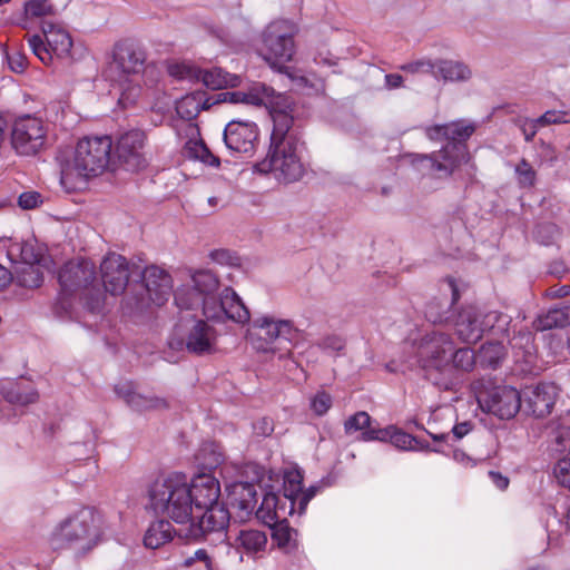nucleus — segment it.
Wrapping results in <instances>:
<instances>
[{
  "label": "nucleus",
  "instance_id": "4",
  "mask_svg": "<svg viewBox=\"0 0 570 570\" xmlns=\"http://www.w3.org/2000/svg\"><path fill=\"white\" fill-rule=\"evenodd\" d=\"M112 140L109 136L85 137L61 169L60 181L68 191L82 188L87 180L101 175L109 165Z\"/></svg>",
  "mask_w": 570,
  "mask_h": 570
},
{
  "label": "nucleus",
  "instance_id": "59",
  "mask_svg": "<svg viewBox=\"0 0 570 570\" xmlns=\"http://www.w3.org/2000/svg\"><path fill=\"white\" fill-rule=\"evenodd\" d=\"M320 345L325 350L341 351L344 346V342L337 335H330L322 338Z\"/></svg>",
  "mask_w": 570,
  "mask_h": 570
},
{
  "label": "nucleus",
  "instance_id": "56",
  "mask_svg": "<svg viewBox=\"0 0 570 570\" xmlns=\"http://www.w3.org/2000/svg\"><path fill=\"white\" fill-rule=\"evenodd\" d=\"M283 523H277L274 527L273 539L279 547L288 548L293 538V531Z\"/></svg>",
  "mask_w": 570,
  "mask_h": 570
},
{
  "label": "nucleus",
  "instance_id": "53",
  "mask_svg": "<svg viewBox=\"0 0 570 570\" xmlns=\"http://www.w3.org/2000/svg\"><path fill=\"white\" fill-rule=\"evenodd\" d=\"M40 204H42V196H41V194H39L38 191H35V190L23 191L18 197V205L22 209H27V210L35 209Z\"/></svg>",
  "mask_w": 570,
  "mask_h": 570
},
{
  "label": "nucleus",
  "instance_id": "26",
  "mask_svg": "<svg viewBox=\"0 0 570 570\" xmlns=\"http://www.w3.org/2000/svg\"><path fill=\"white\" fill-rule=\"evenodd\" d=\"M145 60V52L140 48L121 43L115 48L111 70L121 78H139Z\"/></svg>",
  "mask_w": 570,
  "mask_h": 570
},
{
  "label": "nucleus",
  "instance_id": "46",
  "mask_svg": "<svg viewBox=\"0 0 570 570\" xmlns=\"http://www.w3.org/2000/svg\"><path fill=\"white\" fill-rule=\"evenodd\" d=\"M8 402L11 404H17L21 406H26L28 404H32L37 402L39 395L36 390L33 389H21L20 386H17L16 389H12L9 391L6 395Z\"/></svg>",
  "mask_w": 570,
  "mask_h": 570
},
{
  "label": "nucleus",
  "instance_id": "11",
  "mask_svg": "<svg viewBox=\"0 0 570 570\" xmlns=\"http://www.w3.org/2000/svg\"><path fill=\"white\" fill-rule=\"evenodd\" d=\"M61 292L57 303L58 313H68L71 304L68 299L72 294L91 292L96 283L95 264L88 259L70 261L63 265L58 275Z\"/></svg>",
  "mask_w": 570,
  "mask_h": 570
},
{
  "label": "nucleus",
  "instance_id": "29",
  "mask_svg": "<svg viewBox=\"0 0 570 570\" xmlns=\"http://www.w3.org/2000/svg\"><path fill=\"white\" fill-rule=\"evenodd\" d=\"M558 396V387L553 383H540L527 393L528 411L537 417L549 415Z\"/></svg>",
  "mask_w": 570,
  "mask_h": 570
},
{
  "label": "nucleus",
  "instance_id": "23",
  "mask_svg": "<svg viewBox=\"0 0 570 570\" xmlns=\"http://www.w3.org/2000/svg\"><path fill=\"white\" fill-rule=\"evenodd\" d=\"M188 490L193 498L194 511H202L206 508L222 503L219 481L208 473H200L188 482Z\"/></svg>",
  "mask_w": 570,
  "mask_h": 570
},
{
  "label": "nucleus",
  "instance_id": "45",
  "mask_svg": "<svg viewBox=\"0 0 570 570\" xmlns=\"http://www.w3.org/2000/svg\"><path fill=\"white\" fill-rule=\"evenodd\" d=\"M345 433L351 435L355 432H361V440L363 441L364 432L368 430H375L371 426V416L364 412H357L354 415L350 416L344 423Z\"/></svg>",
  "mask_w": 570,
  "mask_h": 570
},
{
  "label": "nucleus",
  "instance_id": "1",
  "mask_svg": "<svg viewBox=\"0 0 570 570\" xmlns=\"http://www.w3.org/2000/svg\"><path fill=\"white\" fill-rule=\"evenodd\" d=\"M174 301L179 309L200 308L204 317L216 323L246 325L249 321V309L239 295L230 286L222 288L218 276L209 269L193 271L189 281L175 291Z\"/></svg>",
  "mask_w": 570,
  "mask_h": 570
},
{
  "label": "nucleus",
  "instance_id": "52",
  "mask_svg": "<svg viewBox=\"0 0 570 570\" xmlns=\"http://www.w3.org/2000/svg\"><path fill=\"white\" fill-rule=\"evenodd\" d=\"M209 258L219 265L238 266L239 257L228 249H215L209 254Z\"/></svg>",
  "mask_w": 570,
  "mask_h": 570
},
{
  "label": "nucleus",
  "instance_id": "3",
  "mask_svg": "<svg viewBox=\"0 0 570 570\" xmlns=\"http://www.w3.org/2000/svg\"><path fill=\"white\" fill-rule=\"evenodd\" d=\"M475 129V124L468 120L449 122V142L438 153L409 155L410 163L424 175L435 178L450 177L462 164L470 160V154L464 142Z\"/></svg>",
  "mask_w": 570,
  "mask_h": 570
},
{
  "label": "nucleus",
  "instance_id": "16",
  "mask_svg": "<svg viewBox=\"0 0 570 570\" xmlns=\"http://www.w3.org/2000/svg\"><path fill=\"white\" fill-rule=\"evenodd\" d=\"M213 106L224 102L245 104L253 106H265L271 108V114L282 111L281 108L285 101L282 95H276L272 87L265 83H255L247 90L223 91L210 95Z\"/></svg>",
  "mask_w": 570,
  "mask_h": 570
},
{
  "label": "nucleus",
  "instance_id": "24",
  "mask_svg": "<svg viewBox=\"0 0 570 570\" xmlns=\"http://www.w3.org/2000/svg\"><path fill=\"white\" fill-rule=\"evenodd\" d=\"M283 489V499H287V502L293 503L298 515L305 512L308 502L318 491L316 485H312L306 490L303 489V472L297 468L285 471Z\"/></svg>",
  "mask_w": 570,
  "mask_h": 570
},
{
  "label": "nucleus",
  "instance_id": "35",
  "mask_svg": "<svg viewBox=\"0 0 570 570\" xmlns=\"http://www.w3.org/2000/svg\"><path fill=\"white\" fill-rule=\"evenodd\" d=\"M210 96H206L205 92L194 91L180 98L176 102V111L183 119H194L200 110H207L213 107L210 104Z\"/></svg>",
  "mask_w": 570,
  "mask_h": 570
},
{
  "label": "nucleus",
  "instance_id": "34",
  "mask_svg": "<svg viewBox=\"0 0 570 570\" xmlns=\"http://www.w3.org/2000/svg\"><path fill=\"white\" fill-rule=\"evenodd\" d=\"M228 491L232 505L242 511L244 515H249L254 511L257 502L254 484L236 482L228 487Z\"/></svg>",
  "mask_w": 570,
  "mask_h": 570
},
{
  "label": "nucleus",
  "instance_id": "63",
  "mask_svg": "<svg viewBox=\"0 0 570 570\" xmlns=\"http://www.w3.org/2000/svg\"><path fill=\"white\" fill-rule=\"evenodd\" d=\"M403 83V77L399 73H389L385 76V85L390 89L400 88Z\"/></svg>",
  "mask_w": 570,
  "mask_h": 570
},
{
  "label": "nucleus",
  "instance_id": "27",
  "mask_svg": "<svg viewBox=\"0 0 570 570\" xmlns=\"http://www.w3.org/2000/svg\"><path fill=\"white\" fill-rule=\"evenodd\" d=\"M295 512L293 503L287 502V499L279 498L275 493H266L256 510V517L264 524L273 528L277 523L285 522L287 517Z\"/></svg>",
  "mask_w": 570,
  "mask_h": 570
},
{
  "label": "nucleus",
  "instance_id": "38",
  "mask_svg": "<svg viewBox=\"0 0 570 570\" xmlns=\"http://www.w3.org/2000/svg\"><path fill=\"white\" fill-rule=\"evenodd\" d=\"M114 91L119 95L118 104L122 108L132 106L140 96L138 78L118 77L114 83Z\"/></svg>",
  "mask_w": 570,
  "mask_h": 570
},
{
  "label": "nucleus",
  "instance_id": "37",
  "mask_svg": "<svg viewBox=\"0 0 570 570\" xmlns=\"http://www.w3.org/2000/svg\"><path fill=\"white\" fill-rule=\"evenodd\" d=\"M570 324V303H560L547 313L539 315L534 322L537 331L563 327Z\"/></svg>",
  "mask_w": 570,
  "mask_h": 570
},
{
  "label": "nucleus",
  "instance_id": "64",
  "mask_svg": "<svg viewBox=\"0 0 570 570\" xmlns=\"http://www.w3.org/2000/svg\"><path fill=\"white\" fill-rule=\"evenodd\" d=\"M532 341V334L530 332L519 333L518 336H514L511 341L512 347L521 346L523 343L528 346Z\"/></svg>",
  "mask_w": 570,
  "mask_h": 570
},
{
  "label": "nucleus",
  "instance_id": "61",
  "mask_svg": "<svg viewBox=\"0 0 570 570\" xmlns=\"http://www.w3.org/2000/svg\"><path fill=\"white\" fill-rule=\"evenodd\" d=\"M489 476L491 479V481L493 482V484L500 489V490H505L509 485V479L504 475H502L501 473L499 472H494V471H490L489 472Z\"/></svg>",
  "mask_w": 570,
  "mask_h": 570
},
{
  "label": "nucleus",
  "instance_id": "40",
  "mask_svg": "<svg viewBox=\"0 0 570 570\" xmlns=\"http://www.w3.org/2000/svg\"><path fill=\"white\" fill-rule=\"evenodd\" d=\"M476 362V357L473 353V351L469 347L463 348H455L452 352L451 355V387L454 384L455 381V373L458 371L462 372H469L473 368L474 364Z\"/></svg>",
  "mask_w": 570,
  "mask_h": 570
},
{
  "label": "nucleus",
  "instance_id": "8",
  "mask_svg": "<svg viewBox=\"0 0 570 570\" xmlns=\"http://www.w3.org/2000/svg\"><path fill=\"white\" fill-rule=\"evenodd\" d=\"M247 340L254 350L261 353H275L278 340L292 342L298 330L291 320L265 313L248 321Z\"/></svg>",
  "mask_w": 570,
  "mask_h": 570
},
{
  "label": "nucleus",
  "instance_id": "28",
  "mask_svg": "<svg viewBox=\"0 0 570 570\" xmlns=\"http://www.w3.org/2000/svg\"><path fill=\"white\" fill-rule=\"evenodd\" d=\"M363 441H390L395 448L404 451L431 450L416 438L393 426L379 430H368L363 434Z\"/></svg>",
  "mask_w": 570,
  "mask_h": 570
},
{
  "label": "nucleus",
  "instance_id": "32",
  "mask_svg": "<svg viewBox=\"0 0 570 570\" xmlns=\"http://www.w3.org/2000/svg\"><path fill=\"white\" fill-rule=\"evenodd\" d=\"M557 452H567L566 456L558 460L553 468L557 482L570 489V429H560L556 436Z\"/></svg>",
  "mask_w": 570,
  "mask_h": 570
},
{
  "label": "nucleus",
  "instance_id": "19",
  "mask_svg": "<svg viewBox=\"0 0 570 570\" xmlns=\"http://www.w3.org/2000/svg\"><path fill=\"white\" fill-rule=\"evenodd\" d=\"M169 73L178 79L200 80L212 90L236 87L240 82L237 75L226 72L220 68L203 70L186 62L169 66Z\"/></svg>",
  "mask_w": 570,
  "mask_h": 570
},
{
  "label": "nucleus",
  "instance_id": "15",
  "mask_svg": "<svg viewBox=\"0 0 570 570\" xmlns=\"http://www.w3.org/2000/svg\"><path fill=\"white\" fill-rule=\"evenodd\" d=\"M146 296L126 298V304L134 311L142 312L151 305L161 306L165 304L173 288L171 276L158 266H148L142 274Z\"/></svg>",
  "mask_w": 570,
  "mask_h": 570
},
{
  "label": "nucleus",
  "instance_id": "14",
  "mask_svg": "<svg viewBox=\"0 0 570 570\" xmlns=\"http://www.w3.org/2000/svg\"><path fill=\"white\" fill-rule=\"evenodd\" d=\"M47 128L40 118L24 115L13 120L10 127V144L18 155H37L45 146Z\"/></svg>",
  "mask_w": 570,
  "mask_h": 570
},
{
  "label": "nucleus",
  "instance_id": "58",
  "mask_svg": "<svg viewBox=\"0 0 570 570\" xmlns=\"http://www.w3.org/2000/svg\"><path fill=\"white\" fill-rule=\"evenodd\" d=\"M542 127L541 124L537 122L535 119H525L521 126V130L527 141H531L538 132V129Z\"/></svg>",
  "mask_w": 570,
  "mask_h": 570
},
{
  "label": "nucleus",
  "instance_id": "42",
  "mask_svg": "<svg viewBox=\"0 0 570 570\" xmlns=\"http://www.w3.org/2000/svg\"><path fill=\"white\" fill-rule=\"evenodd\" d=\"M237 542L247 552L255 553L266 547L267 537L258 530H243L237 537Z\"/></svg>",
  "mask_w": 570,
  "mask_h": 570
},
{
  "label": "nucleus",
  "instance_id": "33",
  "mask_svg": "<svg viewBox=\"0 0 570 570\" xmlns=\"http://www.w3.org/2000/svg\"><path fill=\"white\" fill-rule=\"evenodd\" d=\"M472 77L470 67L460 60L438 59L434 78L444 82H465Z\"/></svg>",
  "mask_w": 570,
  "mask_h": 570
},
{
  "label": "nucleus",
  "instance_id": "7",
  "mask_svg": "<svg viewBox=\"0 0 570 570\" xmlns=\"http://www.w3.org/2000/svg\"><path fill=\"white\" fill-rule=\"evenodd\" d=\"M150 508L178 524L194 518L193 498L185 474L171 473L155 480L148 490Z\"/></svg>",
  "mask_w": 570,
  "mask_h": 570
},
{
  "label": "nucleus",
  "instance_id": "62",
  "mask_svg": "<svg viewBox=\"0 0 570 570\" xmlns=\"http://www.w3.org/2000/svg\"><path fill=\"white\" fill-rule=\"evenodd\" d=\"M471 429H472V425L470 422L459 423V424L454 425L452 429L453 436L456 440H460L463 436H465L471 431Z\"/></svg>",
  "mask_w": 570,
  "mask_h": 570
},
{
  "label": "nucleus",
  "instance_id": "36",
  "mask_svg": "<svg viewBox=\"0 0 570 570\" xmlns=\"http://www.w3.org/2000/svg\"><path fill=\"white\" fill-rule=\"evenodd\" d=\"M175 533V529L168 520H156L147 528L144 537V544L149 549H158L170 542Z\"/></svg>",
  "mask_w": 570,
  "mask_h": 570
},
{
  "label": "nucleus",
  "instance_id": "31",
  "mask_svg": "<svg viewBox=\"0 0 570 570\" xmlns=\"http://www.w3.org/2000/svg\"><path fill=\"white\" fill-rule=\"evenodd\" d=\"M45 248L35 239L12 243L8 248V257L17 265H40Z\"/></svg>",
  "mask_w": 570,
  "mask_h": 570
},
{
  "label": "nucleus",
  "instance_id": "20",
  "mask_svg": "<svg viewBox=\"0 0 570 570\" xmlns=\"http://www.w3.org/2000/svg\"><path fill=\"white\" fill-rule=\"evenodd\" d=\"M145 141V132L138 129L129 130L118 138L116 155L127 170L138 171L147 166Z\"/></svg>",
  "mask_w": 570,
  "mask_h": 570
},
{
  "label": "nucleus",
  "instance_id": "22",
  "mask_svg": "<svg viewBox=\"0 0 570 570\" xmlns=\"http://www.w3.org/2000/svg\"><path fill=\"white\" fill-rule=\"evenodd\" d=\"M100 273L106 292L111 295L124 293L130 276L129 263L124 256L108 254L100 264Z\"/></svg>",
  "mask_w": 570,
  "mask_h": 570
},
{
  "label": "nucleus",
  "instance_id": "21",
  "mask_svg": "<svg viewBox=\"0 0 570 570\" xmlns=\"http://www.w3.org/2000/svg\"><path fill=\"white\" fill-rule=\"evenodd\" d=\"M258 139V128L255 122L232 120L224 130V142L227 149L235 154L250 155Z\"/></svg>",
  "mask_w": 570,
  "mask_h": 570
},
{
  "label": "nucleus",
  "instance_id": "5",
  "mask_svg": "<svg viewBox=\"0 0 570 570\" xmlns=\"http://www.w3.org/2000/svg\"><path fill=\"white\" fill-rule=\"evenodd\" d=\"M102 525L99 512L92 508H81L56 523L49 534V544L53 550L71 549L86 553L100 542Z\"/></svg>",
  "mask_w": 570,
  "mask_h": 570
},
{
  "label": "nucleus",
  "instance_id": "39",
  "mask_svg": "<svg viewBox=\"0 0 570 570\" xmlns=\"http://www.w3.org/2000/svg\"><path fill=\"white\" fill-rule=\"evenodd\" d=\"M13 279L22 287H39L43 281L40 265H16Z\"/></svg>",
  "mask_w": 570,
  "mask_h": 570
},
{
  "label": "nucleus",
  "instance_id": "51",
  "mask_svg": "<svg viewBox=\"0 0 570 570\" xmlns=\"http://www.w3.org/2000/svg\"><path fill=\"white\" fill-rule=\"evenodd\" d=\"M537 122L542 127L549 125L570 124V112L567 110H548L537 118Z\"/></svg>",
  "mask_w": 570,
  "mask_h": 570
},
{
  "label": "nucleus",
  "instance_id": "41",
  "mask_svg": "<svg viewBox=\"0 0 570 570\" xmlns=\"http://www.w3.org/2000/svg\"><path fill=\"white\" fill-rule=\"evenodd\" d=\"M505 355L504 346L499 342L483 344L478 354L482 366L495 368Z\"/></svg>",
  "mask_w": 570,
  "mask_h": 570
},
{
  "label": "nucleus",
  "instance_id": "50",
  "mask_svg": "<svg viewBox=\"0 0 570 570\" xmlns=\"http://www.w3.org/2000/svg\"><path fill=\"white\" fill-rule=\"evenodd\" d=\"M332 396L325 391H318L314 396L311 397L309 405L312 411L322 416L332 407Z\"/></svg>",
  "mask_w": 570,
  "mask_h": 570
},
{
  "label": "nucleus",
  "instance_id": "17",
  "mask_svg": "<svg viewBox=\"0 0 570 570\" xmlns=\"http://www.w3.org/2000/svg\"><path fill=\"white\" fill-rule=\"evenodd\" d=\"M229 522L230 513L222 502L195 512L184 535L188 539H198L204 535L215 533L219 538H226Z\"/></svg>",
  "mask_w": 570,
  "mask_h": 570
},
{
  "label": "nucleus",
  "instance_id": "49",
  "mask_svg": "<svg viewBox=\"0 0 570 570\" xmlns=\"http://www.w3.org/2000/svg\"><path fill=\"white\" fill-rule=\"evenodd\" d=\"M515 175L521 187H531L534 185L537 176L535 170L525 159H522L515 166Z\"/></svg>",
  "mask_w": 570,
  "mask_h": 570
},
{
  "label": "nucleus",
  "instance_id": "55",
  "mask_svg": "<svg viewBox=\"0 0 570 570\" xmlns=\"http://www.w3.org/2000/svg\"><path fill=\"white\" fill-rule=\"evenodd\" d=\"M196 562L204 563L206 570H214L213 558L209 556V553L205 549H198L194 552L193 556L186 558L184 561V566L191 567Z\"/></svg>",
  "mask_w": 570,
  "mask_h": 570
},
{
  "label": "nucleus",
  "instance_id": "48",
  "mask_svg": "<svg viewBox=\"0 0 570 570\" xmlns=\"http://www.w3.org/2000/svg\"><path fill=\"white\" fill-rule=\"evenodd\" d=\"M52 13V6L48 0H28L24 3L27 18H42Z\"/></svg>",
  "mask_w": 570,
  "mask_h": 570
},
{
  "label": "nucleus",
  "instance_id": "44",
  "mask_svg": "<svg viewBox=\"0 0 570 570\" xmlns=\"http://www.w3.org/2000/svg\"><path fill=\"white\" fill-rule=\"evenodd\" d=\"M188 155L200 160L202 163L218 167L219 158L215 156L202 140H189L186 144Z\"/></svg>",
  "mask_w": 570,
  "mask_h": 570
},
{
  "label": "nucleus",
  "instance_id": "13",
  "mask_svg": "<svg viewBox=\"0 0 570 570\" xmlns=\"http://www.w3.org/2000/svg\"><path fill=\"white\" fill-rule=\"evenodd\" d=\"M212 320L197 318L185 325L181 334H176L169 341L171 347L186 348L195 355H210L218 350V331L209 324Z\"/></svg>",
  "mask_w": 570,
  "mask_h": 570
},
{
  "label": "nucleus",
  "instance_id": "54",
  "mask_svg": "<svg viewBox=\"0 0 570 570\" xmlns=\"http://www.w3.org/2000/svg\"><path fill=\"white\" fill-rule=\"evenodd\" d=\"M7 60L9 68L17 73L23 72L28 65L26 56L18 50L8 51Z\"/></svg>",
  "mask_w": 570,
  "mask_h": 570
},
{
  "label": "nucleus",
  "instance_id": "57",
  "mask_svg": "<svg viewBox=\"0 0 570 570\" xmlns=\"http://www.w3.org/2000/svg\"><path fill=\"white\" fill-rule=\"evenodd\" d=\"M425 135L431 140H448V124L428 127L425 129Z\"/></svg>",
  "mask_w": 570,
  "mask_h": 570
},
{
  "label": "nucleus",
  "instance_id": "10",
  "mask_svg": "<svg viewBox=\"0 0 570 570\" xmlns=\"http://www.w3.org/2000/svg\"><path fill=\"white\" fill-rule=\"evenodd\" d=\"M41 30L43 38L40 35L30 36L28 43L43 65L52 66L56 59L60 60L70 56L72 39L60 23L46 20L41 24Z\"/></svg>",
  "mask_w": 570,
  "mask_h": 570
},
{
  "label": "nucleus",
  "instance_id": "30",
  "mask_svg": "<svg viewBox=\"0 0 570 570\" xmlns=\"http://www.w3.org/2000/svg\"><path fill=\"white\" fill-rule=\"evenodd\" d=\"M115 393L135 411L160 410L167 407V401L156 395L138 393L132 382H122L115 386Z\"/></svg>",
  "mask_w": 570,
  "mask_h": 570
},
{
  "label": "nucleus",
  "instance_id": "2",
  "mask_svg": "<svg viewBox=\"0 0 570 570\" xmlns=\"http://www.w3.org/2000/svg\"><path fill=\"white\" fill-rule=\"evenodd\" d=\"M274 127L271 144L264 159L254 168L259 174H269L279 183H293L303 177V145L292 130L293 117L284 111L272 114Z\"/></svg>",
  "mask_w": 570,
  "mask_h": 570
},
{
  "label": "nucleus",
  "instance_id": "12",
  "mask_svg": "<svg viewBox=\"0 0 570 570\" xmlns=\"http://www.w3.org/2000/svg\"><path fill=\"white\" fill-rule=\"evenodd\" d=\"M509 322V317L499 312H485L475 306H468L458 314L454 326L463 342L475 343L484 332L495 328V326L503 331Z\"/></svg>",
  "mask_w": 570,
  "mask_h": 570
},
{
  "label": "nucleus",
  "instance_id": "18",
  "mask_svg": "<svg viewBox=\"0 0 570 570\" xmlns=\"http://www.w3.org/2000/svg\"><path fill=\"white\" fill-rule=\"evenodd\" d=\"M478 401L483 411L507 420L513 417L521 407L520 392L508 385L480 393Z\"/></svg>",
  "mask_w": 570,
  "mask_h": 570
},
{
  "label": "nucleus",
  "instance_id": "9",
  "mask_svg": "<svg viewBox=\"0 0 570 570\" xmlns=\"http://www.w3.org/2000/svg\"><path fill=\"white\" fill-rule=\"evenodd\" d=\"M296 27L289 20H275L262 32V47L259 53L271 67L283 70L286 62L295 53L294 36Z\"/></svg>",
  "mask_w": 570,
  "mask_h": 570
},
{
  "label": "nucleus",
  "instance_id": "6",
  "mask_svg": "<svg viewBox=\"0 0 570 570\" xmlns=\"http://www.w3.org/2000/svg\"><path fill=\"white\" fill-rule=\"evenodd\" d=\"M416 364L421 367L426 380L434 385L451 389V355L454 342L450 334L431 331L413 340L412 344Z\"/></svg>",
  "mask_w": 570,
  "mask_h": 570
},
{
  "label": "nucleus",
  "instance_id": "43",
  "mask_svg": "<svg viewBox=\"0 0 570 570\" xmlns=\"http://www.w3.org/2000/svg\"><path fill=\"white\" fill-rule=\"evenodd\" d=\"M197 460L205 469H216L224 461L222 448L215 443L204 444L198 451Z\"/></svg>",
  "mask_w": 570,
  "mask_h": 570
},
{
  "label": "nucleus",
  "instance_id": "47",
  "mask_svg": "<svg viewBox=\"0 0 570 570\" xmlns=\"http://www.w3.org/2000/svg\"><path fill=\"white\" fill-rule=\"evenodd\" d=\"M401 69L411 75H428L434 77L436 70V60L433 61L428 58L410 61L401 67Z\"/></svg>",
  "mask_w": 570,
  "mask_h": 570
},
{
  "label": "nucleus",
  "instance_id": "25",
  "mask_svg": "<svg viewBox=\"0 0 570 570\" xmlns=\"http://www.w3.org/2000/svg\"><path fill=\"white\" fill-rule=\"evenodd\" d=\"M460 298L453 279H446L441 287V295L430 301L425 307V317L433 324H442L452 318V306Z\"/></svg>",
  "mask_w": 570,
  "mask_h": 570
},
{
  "label": "nucleus",
  "instance_id": "60",
  "mask_svg": "<svg viewBox=\"0 0 570 570\" xmlns=\"http://www.w3.org/2000/svg\"><path fill=\"white\" fill-rule=\"evenodd\" d=\"M254 430L256 431L257 434L269 435L273 432L274 428L271 420L262 419L254 424Z\"/></svg>",
  "mask_w": 570,
  "mask_h": 570
}]
</instances>
